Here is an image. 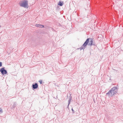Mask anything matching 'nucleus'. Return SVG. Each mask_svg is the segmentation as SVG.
Wrapping results in <instances>:
<instances>
[{
	"instance_id": "nucleus-8",
	"label": "nucleus",
	"mask_w": 123,
	"mask_h": 123,
	"mask_svg": "<svg viewBox=\"0 0 123 123\" xmlns=\"http://www.w3.org/2000/svg\"><path fill=\"white\" fill-rule=\"evenodd\" d=\"M16 103L15 102H14L13 104V105L11 107V108L12 109H13L16 106Z\"/></svg>"
},
{
	"instance_id": "nucleus-3",
	"label": "nucleus",
	"mask_w": 123,
	"mask_h": 123,
	"mask_svg": "<svg viewBox=\"0 0 123 123\" xmlns=\"http://www.w3.org/2000/svg\"><path fill=\"white\" fill-rule=\"evenodd\" d=\"M20 5L21 6L26 8L28 6V1L27 0H24L20 4Z\"/></svg>"
},
{
	"instance_id": "nucleus-10",
	"label": "nucleus",
	"mask_w": 123,
	"mask_h": 123,
	"mask_svg": "<svg viewBox=\"0 0 123 123\" xmlns=\"http://www.w3.org/2000/svg\"><path fill=\"white\" fill-rule=\"evenodd\" d=\"M110 92V90L108 91V92L107 93H106V95H107L108 94L109 96L111 97V93Z\"/></svg>"
},
{
	"instance_id": "nucleus-4",
	"label": "nucleus",
	"mask_w": 123,
	"mask_h": 123,
	"mask_svg": "<svg viewBox=\"0 0 123 123\" xmlns=\"http://www.w3.org/2000/svg\"><path fill=\"white\" fill-rule=\"evenodd\" d=\"M0 72L2 75H4L7 73V71L5 69V68H3L0 69Z\"/></svg>"
},
{
	"instance_id": "nucleus-14",
	"label": "nucleus",
	"mask_w": 123,
	"mask_h": 123,
	"mask_svg": "<svg viewBox=\"0 0 123 123\" xmlns=\"http://www.w3.org/2000/svg\"><path fill=\"white\" fill-rule=\"evenodd\" d=\"M72 111L73 112V113H74V110H73V109L72 108Z\"/></svg>"
},
{
	"instance_id": "nucleus-13",
	"label": "nucleus",
	"mask_w": 123,
	"mask_h": 123,
	"mask_svg": "<svg viewBox=\"0 0 123 123\" xmlns=\"http://www.w3.org/2000/svg\"><path fill=\"white\" fill-rule=\"evenodd\" d=\"M2 66V63L0 62V67H1Z\"/></svg>"
},
{
	"instance_id": "nucleus-5",
	"label": "nucleus",
	"mask_w": 123,
	"mask_h": 123,
	"mask_svg": "<svg viewBox=\"0 0 123 123\" xmlns=\"http://www.w3.org/2000/svg\"><path fill=\"white\" fill-rule=\"evenodd\" d=\"M32 88L33 89H36L38 88V85L37 83H35L34 84H32Z\"/></svg>"
},
{
	"instance_id": "nucleus-2",
	"label": "nucleus",
	"mask_w": 123,
	"mask_h": 123,
	"mask_svg": "<svg viewBox=\"0 0 123 123\" xmlns=\"http://www.w3.org/2000/svg\"><path fill=\"white\" fill-rule=\"evenodd\" d=\"M110 91V92L111 93V97L113 95H114L117 92L118 89L117 87H114L111 88Z\"/></svg>"
},
{
	"instance_id": "nucleus-7",
	"label": "nucleus",
	"mask_w": 123,
	"mask_h": 123,
	"mask_svg": "<svg viewBox=\"0 0 123 123\" xmlns=\"http://www.w3.org/2000/svg\"><path fill=\"white\" fill-rule=\"evenodd\" d=\"M64 3L62 1H60L58 4V5H59L60 6H62L63 5V4Z\"/></svg>"
},
{
	"instance_id": "nucleus-6",
	"label": "nucleus",
	"mask_w": 123,
	"mask_h": 123,
	"mask_svg": "<svg viewBox=\"0 0 123 123\" xmlns=\"http://www.w3.org/2000/svg\"><path fill=\"white\" fill-rule=\"evenodd\" d=\"M36 26L37 27H39V28H43L44 27L43 25H42L39 24L36 25Z\"/></svg>"
},
{
	"instance_id": "nucleus-15",
	"label": "nucleus",
	"mask_w": 123,
	"mask_h": 123,
	"mask_svg": "<svg viewBox=\"0 0 123 123\" xmlns=\"http://www.w3.org/2000/svg\"><path fill=\"white\" fill-rule=\"evenodd\" d=\"M1 27V26H0V27Z\"/></svg>"
},
{
	"instance_id": "nucleus-12",
	"label": "nucleus",
	"mask_w": 123,
	"mask_h": 123,
	"mask_svg": "<svg viewBox=\"0 0 123 123\" xmlns=\"http://www.w3.org/2000/svg\"><path fill=\"white\" fill-rule=\"evenodd\" d=\"M0 112H2V109L0 108Z\"/></svg>"
},
{
	"instance_id": "nucleus-11",
	"label": "nucleus",
	"mask_w": 123,
	"mask_h": 123,
	"mask_svg": "<svg viewBox=\"0 0 123 123\" xmlns=\"http://www.w3.org/2000/svg\"><path fill=\"white\" fill-rule=\"evenodd\" d=\"M42 80H39V82L40 83V84H42Z\"/></svg>"
},
{
	"instance_id": "nucleus-1",
	"label": "nucleus",
	"mask_w": 123,
	"mask_h": 123,
	"mask_svg": "<svg viewBox=\"0 0 123 123\" xmlns=\"http://www.w3.org/2000/svg\"><path fill=\"white\" fill-rule=\"evenodd\" d=\"M93 40L92 38H87L84 43L83 44L82 46L79 48L80 50L82 49H84L86 47L88 43V45L90 46L92 45L95 46V44L93 43Z\"/></svg>"
},
{
	"instance_id": "nucleus-9",
	"label": "nucleus",
	"mask_w": 123,
	"mask_h": 123,
	"mask_svg": "<svg viewBox=\"0 0 123 123\" xmlns=\"http://www.w3.org/2000/svg\"><path fill=\"white\" fill-rule=\"evenodd\" d=\"M72 99V98H71L70 97L69 98V100H68V106L67 107V108H68V109H69V108L68 107V106H69V104H70V102L71 101V99Z\"/></svg>"
}]
</instances>
